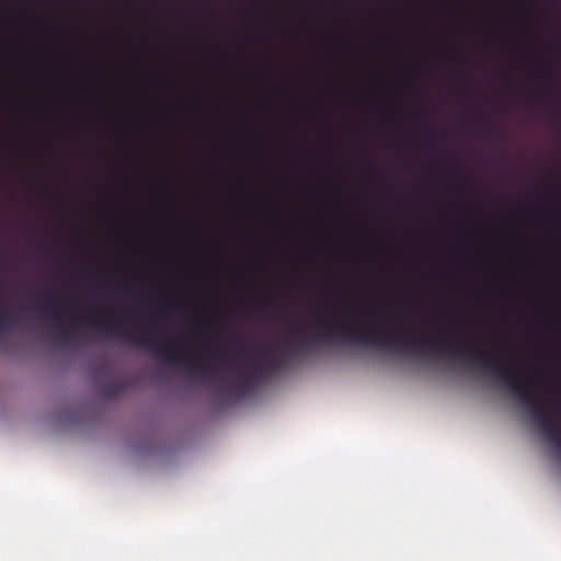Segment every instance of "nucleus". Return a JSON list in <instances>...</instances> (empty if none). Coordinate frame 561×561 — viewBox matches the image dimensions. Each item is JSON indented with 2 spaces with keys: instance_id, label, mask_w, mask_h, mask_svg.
I'll return each mask as SVG.
<instances>
[{
  "instance_id": "obj_1",
  "label": "nucleus",
  "mask_w": 561,
  "mask_h": 561,
  "mask_svg": "<svg viewBox=\"0 0 561 561\" xmlns=\"http://www.w3.org/2000/svg\"><path fill=\"white\" fill-rule=\"evenodd\" d=\"M328 331L324 334H310L308 341L301 344V350H307L312 342L341 341L344 343L359 344L386 350L389 352H414L416 341L412 336L393 334L383 330L359 331L347 325H341L331 320L327 321Z\"/></svg>"
},
{
  "instance_id": "obj_2",
  "label": "nucleus",
  "mask_w": 561,
  "mask_h": 561,
  "mask_svg": "<svg viewBox=\"0 0 561 561\" xmlns=\"http://www.w3.org/2000/svg\"><path fill=\"white\" fill-rule=\"evenodd\" d=\"M150 333L151 330L149 328H141L137 332H124L121 335L131 341L134 344L153 352L158 358L167 364L185 366L193 374L208 375L210 377L215 376V369L201 367L191 359H184L178 356L175 350L181 345L180 340L175 342L151 341Z\"/></svg>"
},
{
  "instance_id": "obj_3",
  "label": "nucleus",
  "mask_w": 561,
  "mask_h": 561,
  "mask_svg": "<svg viewBox=\"0 0 561 561\" xmlns=\"http://www.w3.org/2000/svg\"><path fill=\"white\" fill-rule=\"evenodd\" d=\"M284 364L285 358L279 354L272 352L270 348L266 350L263 357L248 363L245 369L236 368L233 366V362L230 360L228 365L229 370L240 379L238 385L233 386L237 396L242 397L254 386V378L247 371L248 369L251 370L256 377L263 378Z\"/></svg>"
},
{
  "instance_id": "obj_4",
  "label": "nucleus",
  "mask_w": 561,
  "mask_h": 561,
  "mask_svg": "<svg viewBox=\"0 0 561 561\" xmlns=\"http://www.w3.org/2000/svg\"><path fill=\"white\" fill-rule=\"evenodd\" d=\"M92 323L96 327H99V329L104 332L107 336H114L116 335V330H115V327L113 324H100L96 319H93Z\"/></svg>"
},
{
  "instance_id": "obj_5",
  "label": "nucleus",
  "mask_w": 561,
  "mask_h": 561,
  "mask_svg": "<svg viewBox=\"0 0 561 561\" xmlns=\"http://www.w3.org/2000/svg\"><path fill=\"white\" fill-rule=\"evenodd\" d=\"M204 350L207 351L213 357H216V358H221L224 355V352L221 350H219L218 347H216L210 342L204 343Z\"/></svg>"
},
{
  "instance_id": "obj_6",
  "label": "nucleus",
  "mask_w": 561,
  "mask_h": 561,
  "mask_svg": "<svg viewBox=\"0 0 561 561\" xmlns=\"http://www.w3.org/2000/svg\"><path fill=\"white\" fill-rule=\"evenodd\" d=\"M494 133H495V128L492 125L485 126V127L480 129V134L485 136V137H490Z\"/></svg>"
},
{
  "instance_id": "obj_7",
  "label": "nucleus",
  "mask_w": 561,
  "mask_h": 561,
  "mask_svg": "<svg viewBox=\"0 0 561 561\" xmlns=\"http://www.w3.org/2000/svg\"><path fill=\"white\" fill-rule=\"evenodd\" d=\"M60 336H61L62 341H65V342L70 341L71 340L70 329L69 328H62L60 330Z\"/></svg>"
},
{
  "instance_id": "obj_8",
  "label": "nucleus",
  "mask_w": 561,
  "mask_h": 561,
  "mask_svg": "<svg viewBox=\"0 0 561 561\" xmlns=\"http://www.w3.org/2000/svg\"><path fill=\"white\" fill-rule=\"evenodd\" d=\"M56 307H57V301L54 300L50 308L48 309V312H47L50 318L57 317V312H56L57 308Z\"/></svg>"
},
{
  "instance_id": "obj_9",
  "label": "nucleus",
  "mask_w": 561,
  "mask_h": 561,
  "mask_svg": "<svg viewBox=\"0 0 561 561\" xmlns=\"http://www.w3.org/2000/svg\"><path fill=\"white\" fill-rule=\"evenodd\" d=\"M8 328V321L0 313V330H7Z\"/></svg>"
},
{
  "instance_id": "obj_10",
  "label": "nucleus",
  "mask_w": 561,
  "mask_h": 561,
  "mask_svg": "<svg viewBox=\"0 0 561 561\" xmlns=\"http://www.w3.org/2000/svg\"><path fill=\"white\" fill-rule=\"evenodd\" d=\"M221 383L225 387H230L231 386V381H230L229 377H222L221 378Z\"/></svg>"
},
{
  "instance_id": "obj_11",
  "label": "nucleus",
  "mask_w": 561,
  "mask_h": 561,
  "mask_svg": "<svg viewBox=\"0 0 561 561\" xmlns=\"http://www.w3.org/2000/svg\"><path fill=\"white\" fill-rule=\"evenodd\" d=\"M417 116H424L425 115V112L424 111H421V112H417L416 113Z\"/></svg>"
},
{
  "instance_id": "obj_12",
  "label": "nucleus",
  "mask_w": 561,
  "mask_h": 561,
  "mask_svg": "<svg viewBox=\"0 0 561 561\" xmlns=\"http://www.w3.org/2000/svg\"><path fill=\"white\" fill-rule=\"evenodd\" d=\"M537 76H538L539 78H542V77H543V72H542V71H538V72H537Z\"/></svg>"
}]
</instances>
